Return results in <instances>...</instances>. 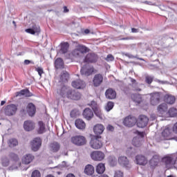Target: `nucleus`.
Returning <instances> with one entry per match:
<instances>
[{
    "label": "nucleus",
    "instance_id": "obj_1",
    "mask_svg": "<svg viewBox=\"0 0 177 177\" xmlns=\"http://www.w3.org/2000/svg\"><path fill=\"white\" fill-rule=\"evenodd\" d=\"M57 93L61 96V97H67L71 100H80L81 99V93L80 92L69 89L66 86L57 88Z\"/></svg>",
    "mask_w": 177,
    "mask_h": 177
},
{
    "label": "nucleus",
    "instance_id": "obj_2",
    "mask_svg": "<svg viewBox=\"0 0 177 177\" xmlns=\"http://www.w3.org/2000/svg\"><path fill=\"white\" fill-rule=\"evenodd\" d=\"M89 49L82 44L77 45L75 48L69 54V57L73 59V57H76L80 59L81 57H84L85 56V53L88 52Z\"/></svg>",
    "mask_w": 177,
    "mask_h": 177
},
{
    "label": "nucleus",
    "instance_id": "obj_3",
    "mask_svg": "<svg viewBox=\"0 0 177 177\" xmlns=\"http://www.w3.org/2000/svg\"><path fill=\"white\" fill-rule=\"evenodd\" d=\"M172 134V129L171 127H165V129L162 131L161 133L160 138H157V142H161L162 140H171L173 139L177 142V137L171 138V135Z\"/></svg>",
    "mask_w": 177,
    "mask_h": 177
},
{
    "label": "nucleus",
    "instance_id": "obj_4",
    "mask_svg": "<svg viewBox=\"0 0 177 177\" xmlns=\"http://www.w3.org/2000/svg\"><path fill=\"white\" fill-rule=\"evenodd\" d=\"M134 133L138 135V136L133 138L132 143L136 147H140L143 143V137L145 136V133L140 132L139 131H135Z\"/></svg>",
    "mask_w": 177,
    "mask_h": 177
},
{
    "label": "nucleus",
    "instance_id": "obj_5",
    "mask_svg": "<svg viewBox=\"0 0 177 177\" xmlns=\"http://www.w3.org/2000/svg\"><path fill=\"white\" fill-rule=\"evenodd\" d=\"M71 142L75 146H84L86 145V138L84 136H75L71 138Z\"/></svg>",
    "mask_w": 177,
    "mask_h": 177
},
{
    "label": "nucleus",
    "instance_id": "obj_6",
    "mask_svg": "<svg viewBox=\"0 0 177 177\" xmlns=\"http://www.w3.org/2000/svg\"><path fill=\"white\" fill-rule=\"evenodd\" d=\"M105 157L104 153L100 151H94L91 153V158L94 161H103Z\"/></svg>",
    "mask_w": 177,
    "mask_h": 177
},
{
    "label": "nucleus",
    "instance_id": "obj_7",
    "mask_svg": "<svg viewBox=\"0 0 177 177\" xmlns=\"http://www.w3.org/2000/svg\"><path fill=\"white\" fill-rule=\"evenodd\" d=\"M138 122L136 118L129 115L126 117L123 120V124L125 127H128L129 128H131V127L135 126V124Z\"/></svg>",
    "mask_w": 177,
    "mask_h": 177
},
{
    "label": "nucleus",
    "instance_id": "obj_8",
    "mask_svg": "<svg viewBox=\"0 0 177 177\" xmlns=\"http://www.w3.org/2000/svg\"><path fill=\"white\" fill-rule=\"evenodd\" d=\"M30 145L33 151H38L42 146V140L40 138H35L31 141Z\"/></svg>",
    "mask_w": 177,
    "mask_h": 177
},
{
    "label": "nucleus",
    "instance_id": "obj_9",
    "mask_svg": "<svg viewBox=\"0 0 177 177\" xmlns=\"http://www.w3.org/2000/svg\"><path fill=\"white\" fill-rule=\"evenodd\" d=\"M147 124H149V118L145 115H140L137 121L138 128H145V127H147Z\"/></svg>",
    "mask_w": 177,
    "mask_h": 177
},
{
    "label": "nucleus",
    "instance_id": "obj_10",
    "mask_svg": "<svg viewBox=\"0 0 177 177\" xmlns=\"http://www.w3.org/2000/svg\"><path fill=\"white\" fill-rule=\"evenodd\" d=\"M17 111V106L15 104H9L5 108V114L10 117L15 115Z\"/></svg>",
    "mask_w": 177,
    "mask_h": 177
},
{
    "label": "nucleus",
    "instance_id": "obj_11",
    "mask_svg": "<svg viewBox=\"0 0 177 177\" xmlns=\"http://www.w3.org/2000/svg\"><path fill=\"white\" fill-rule=\"evenodd\" d=\"M161 100V94L160 93H153L151 94V104L157 106Z\"/></svg>",
    "mask_w": 177,
    "mask_h": 177
},
{
    "label": "nucleus",
    "instance_id": "obj_12",
    "mask_svg": "<svg viewBox=\"0 0 177 177\" xmlns=\"http://www.w3.org/2000/svg\"><path fill=\"white\" fill-rule=\"evenodd\" d=\"M82 75H86V77L91 75L93 73V66L89 65H84L80 70Z\"/></svg>",
    "mask_w": 177,
    "mask_h": 177
},
{
    "label": "nucleus",
    "instance_id": "obj_13",
    "mask_svg": "<svg viewBox=\"0 0 177 177\" xmlns=\"http://www.w3.org/2000/svg\"><path fill=\"white\" fill-rule=\"evenodd\" d=\"M90 146L91 147H92V149L97 150L99 149H101V147L103 146V143H102V141L99 140V138L97 137L91 140Z\"/></svg>",
    "mask_w": 177,
    "mask_h": 177
},
{
    "label": "nucleus",
    "instance_id": "obj_14",
    "mask_svg": "<svg viewBox=\"0 0 177 177\" xmlns=\"http://www.w3.org/2000/svg\"><path fill=\"white\" fill-rule=\"evenodd\" d=\"M88 106H90L93 111H94L95 114L99 118H102V113H100V109L98 108L97 104L95 101H91V103L88 104Z\"/></svg>",
    "mask_w": 177,
    "mask_h": 177
},
{
    "label": "nucleus",
    "instance_id": "obj_15",
    "mask_svg": "<svg viewBox=\"0 0 177 177\" xmlns=\"http://www.w3.org/2000/svg\"><path fill=\"white\" fill-rule=\"evenodd\" d=\"M71 85L73 88H75V89H84V88L86 86V84L81 80L72 82Z\"/></svg>",
    "mask_w": 177,
    "mask_h": 177
},
{
    "label": "nucleus",
    "instance_id": "obj_16",
    "mask_svg": "<svg viewBox=\"0 0 177 177\" xmlns=\"http://www.w3.org/2000/svg\"><path fill=\"white\" fill-rule=\"evenodd\" d=\"M103 82V75L102 74H96L93 79L94 86H100Z\"/></svg>",
    "mask_w": 177,
    "mask_h": 177
},
{
    "label": "nucleus",
    "instance_id": "obj_17",
    "mask_svg": "<svg viewBox=\"0 0 177 177\" xmlns=\"http://www.w3.org/2000/svg\"><path fill=\"white\" fill-rule=\"evenodd\" d=\"M26 111L30 117H34L37 111V108L35 107V105H34V104L29 103L26 107Z\"/></svg>",
    "mask_w": 177,
    "mask_h": 177
},
{
    "label": "nucleus",
    "instance_id": "obj_18",
    "mask_svg": "<svg viewBox=\"0 0 177 177\" xmlns=\"http://www.w3.org/2000/svg\"><path fill=\"white\" fill-rule=\"evenodd\" d=\"M105 96L106 99L113 100V99L117 97V93L113 88H108L105 92Z\"/></svg>",
    "mask_w": 177,
    "mask_h": 177
},
{
    "label": "nucleus",
    "instance_id": "obj_19",
    "mask_svg": "<svg viewBox=\"0 0 177 177\" xmlns=\"http://www.w3.org/2000/svg\"><path fill=\"white\" fill-rule=\"evenodd\" d=\"M83 117L88 121L93 118V111L89 108H86L83 111Z\"/></svg>",
    "mask_w": 177,
    "mask_h": 177
},
{
    "label": "nucleus",
    "instance_id": "obj_20",
    "mask_svg": "<svg viewBox=\"0 0 177 177\" xmlns=\"http://www.w3.org/2000/svg\"><path fill=\"white\" fill-rule=\"evenodd\" d=\"M24 128L25 131H32L35 128V124L31 120L25 121L24 123Z\"/></svg>",
    "mask_w": 177,
    "mask_h": 177
},
{
    "label": "nucleus",
    "instance_id": "obj_21",
    "mask_svg": "<svg viewBox=\"0 0 177 177\" xmlns=\"http://www.w3.org/2000/svg\"><path fill=\"white\" fill-rule=\"evenodd\" d=\"M25 31L26 32H28V34L34 35L35 34H39V32H41V29L38 26L34 25L31 28L26 29Z\"/></svg>",
    "mask_w": 177,
    "mask_h": 177
},
{
    "label": "nucleus",
    "instance_id": "obj_22",
    "mask_svg": "<svg viewBox=\"0 0 177 177\" xmlns=\"http://www.w3.org/2000/svg\"><path fill=\"white\" fill-rule=\"evenodd\" d=\"M118 162L122 167H125L126 168H131V165H129V161L128 158L125 156H121L118 158Z\"/></svg>",
    "mask_w": 177,
    "mask_h": 177
},
{
    "label": "nucleus",
    "instance_id": "obj_23",
    "mask_svg": "<svg viewBox=\"0 0 177 177\" xmlns=\"http://www.w3.org/2000/svg\"><path fill=\"white\" fill-rule=\"evenodd\" d=\"M93 132L95 135H102L104 132V126L100 124H97L93 127Z\"/></svg>",
    "mask_w": 177,
    "mask_h": 177
},
{
    "label": "nucleus",
    "instance_id": "obj_24",
    "mask_svg": "<svg viewBox=\"0 0 177 177\" xmlns=\"http://www.w3.org/2000/svg\"><path fill=\"white\" fill-rule=\"evenodd\" d=\"M34 160V156L30 153L26 154L22 158L23 164L28 165Z\"/></svg>",
    "mask_w": 177,
    "mask_h": 177
},
{
    "label": "nucleus",
    "instance_id": "obj_25",
    "mask_svg": "<svg viewBox=\"0 0 177 177\" xmlns=\"http://www.w3.org/2000/svg\"><path fill=\"white\" fill-rule=\"evenodd\" d=\"M175 96L171 94H166L164 97V101L165 103H167V104H174V103H175Z\"/></svg>",
    "mask_w": 177,
    "mask_h": 177
},
{
    "label": "nucleus",
    "instance_id": "obj_26",
    "mask_svg": "<svg viewBox=\"0 0 177 177\" xmlns=\"http://www.w3.org/2000/svg\"><path fill=\"white\" fill-rule=\"evenodd\" d=\"M136 161L138 165H146L147 159L142 155H138L136 157Z\"/></svg>",
    "mask_w": 177,
    "mask_h": 177
},
{
    "label": "nucleus",
    "instance_id": "obj_27",
    "mask_svg": "<svg viewBox=\"0 0 177 177\" xmlns=\"http://www.w3.org/2000/svg\"><path fill=\"white\" fill-rule=\"evenodd\" d=\"M60 150V144L57 142H54L50 144V151L57 153Z\"/></svg>",
    "mask_w": 177,
    "mask_h": 177
},
{
    "label": "nucleus",
    "instance_id": "obj_28",
    "mask_svg": "<svg viewBox=\"0 0 177 177\" xmlns=\"http://www.w3.org/2000/svg\"><path fill=\"white\" fill-rule=\"evenodd\" d=\"M84 173L86 175H88L89 176L93 175V174H95V167H93L92 165H86Z\"/></svg>",
    "mask_w": 177,
    "mask_h": 177
},
{
    "label": "nucleus",
    "instance_id": "obj_29",
    "mask_svg": "<svg viewBox=\"0 0 177 177\" xmlns=\"http://www.w3.org/2000/svg\"><path fill=\"white\" fill-rule=\"evenodd\" d=\"M85 60L88 63H95L97 60V55L96 54H88L86 56Z\"/></svg>",
    "mask_w": 177,
    "mask_h": 177
},
{
    "label": "nucleus",
    "instance_id": "obj_30",
    "mask_svg": "<svg viewBox=\"0 0 177 177\" xmlns=\"http://www.w3.org/2000/svg\"><path fill=\"white\" fill-rule=\"evenodd\" d=\"M75 125L77 129H85V122L81 119H77L75 122Z\"/></svg>",
    "mask_w": 177,
    "mask_h": 177
},
{
    "label": "nucleus",
    "instance_id": "obj_31",
    "mask_svg": "<svg viewBox=\"0 0 177 177\" xmlns=\"http://www.w3.org/2000/svg\"><path fill=\"white\" fill-rule=\"evenodd\" d=\"M158 111L160 114H164L168 111V106L165 103H162L158 106Z\"/></svg>",
    "mask_w": 177,
    "mask_h": 177
},
{
    "label": "nucleus",
    "instance_id": "obj_32",
    "mask_svg": "<svg viewBox=\"0 0 177 177\" xmlns=\"http://www.w3.org/2000/svg\"><path fill=\"white\" fill-rule=\"evenodd\" d=\"M131 81L132 82V86H133V91H136V92H140V91H142V88H140V86H142V84H138L135 79L131 78Z\"/></svg>",
    "mask_w": 177,
    "mask_h": 177
},
{
    "label": "nucleus",
    "instance_id": "obj_33",
    "mask_svg": "<svg viewBox=\"0 0 177 177\" xmlns=\"http://www.w3.org/2000/svg\"><path fill=\"white\" fill-rule=\"evenodd\" d=\"M97 174H104V171H106V167L104 166V164L103 163H99L95 169Z\"/></svg>",
    "mask_w": 177,
    "mask_h": 177
},
{
    "label": "nucleus",
    "instance_id": "obj_34",
    "mask_svg": "<svg viewBox=\"0 0 177 177\" xmlns=\"http://www.w3.org/2000/svg\"><path fill=\"white\" fill-rule=\"evenodd\" d=\"M69 45L68 43L67 42H64V43H62L61 44V48H60V53H67V52L68 51V48H69Z\"/></svg>",
    "mask_w": 177,
    "mask_h": 177
},
{
    "label": "nucleus",
    "instance_id": "obj_35",
    "mask_svg": "<svg viewBox=\"0 0 177 177\" xmlns=\"http://www.w3.org/2000/svg\"><path fill=\"white\" fill-rule=\"evenodd\" d=\"M55 66L57 68H63L64 67V62L63 59L57 58L55 62Z\"/></svg>",
    "mask_w": 177,
    "mask_h": 177
},
{
    "label": "nucleus",
    "instance_id": "obj_36",
    "mask_svg": "<svg viewBox=\"0 0 177 177\" xmlns=\"http://www.w3.org/2000/svg\"><path fill=\"white\" fill-rule=\"evenodd\" d=\"M8 145L9 147L12 149L13 147H16V146L19 145V141H17V139L16 138H11L8 140Z\"/></svg>",
    "mask_w": 177,
    "mask_h": 177
},
{
    "label": "nucleus",
    "instance_id": "obj_37",
    "mask_svg": "<svg viewBox=\"0 0 177 177\" xmlns=\"http://www.w3.org/2000/svg\"><path fill=\"white\" fill-rule=\"evenodd\" d=\"M38 125H39V129H37L38 133L39 134L44 133L46 129L45 124L43 123L42 121H40L38 122Z\"/></svg>",
    "mask_w": 177,
    "mask_h": 177
},
{
    "label": "nucleus",
    "instance_id": "obj_38",
    "mask_svg": "<svg viewBox=\"0 0 177 177\" xmlns=\"http://www.w3.org/2000/svg\"><path fill=\"white\" fill-rule=\"evenodd\" d=\"M158 161H160V159L158 158V156L156 155V156H153V158L150 160L149 164L151 167H156V165L158 164Z\"/></svg>",
    "mask_w": 177,
    "mask_h": 177
},
{
    "label": "nucleus",
    "instance_id": "obj_39",
    "mask_svg": "<svg viewBox=\"0 0 177 177\" xmlns=\"http://www.w3.org/2000/svg\"><path fill=\"white\" fill-rule=\"evenodd\" d=\"M108 162L111 167H115V165H117V158L115 156H109L108 158Z\"/></svg>",
    "mask_w": 177,
    "mask_h": 177
},
{
    "label": "nucleus",
    "instance_id": "obj_40",
    "mask_svg": "<svg viewBox=\"0 0 177 177\" xmlns=\"http://www.w3.org/2000/svg\"><path fill=\"white\" fill-rule=\"evenodd\" d=\"M131 99L136 103H140V102H142V95L140 94H132Z\"/></svg>",
    "mask_w": 177,
    "mask_h": 177
},
{
    "label": "nucleus",
    "instance_id": "obj_41",
    "mask_svg": "<svg viewBox=\"0 0 177 177\" xmlns=\"http://www.w3.org/2000/svg\"><path fill=\"white\" fill-rule=\"evenodd\" d=\"M16 96H26V97L30 96V91H28L27 89L21 90V91L17 93Z\"/></svg>",
    "mask_w": 177,
    "mask_h": 177
},
{
    "label": "nucleus",
    "instance_id": "obj_42",
    "mask_svg": "<svg viewBox=\"0 0 177 177\" xmlns=\"http://www.w3.org/2000/svg\"><path fill=\"white\" fill-rule=\"evenodd\" d=\"M8 158L13 161H19V156L13 152H10L8 154Z\"/></svg>",
    "mask_w": 177,
    "mask_h": 177
},
{
    "label": "nucleus",
    "instance_id": "obj_43",
    "mask_svg": "<svg viewBox=\"0 0 177 177\" xmlns=\"http://www.w3.org/2000/svg\"><path fill=\"white\" fill-rule=\"evenodd\" d=\"M68 73L65 71L62 73L60 80L61 81H62V82H66V81H68Z\"/></svg>",
    "mask_w": 177,
    "mask_h": 177
},
{
    "label": "nucleus",
    "instance_id": "obj_44",
    "mask_svg": "<svg viewBox=\"0 0 177 177\" xmlns=\"http://www.w3.org/2000/svg\"><path fill=\"white\" fill-rule=\"evenodd\" d=\"M113 107H114V102H108L105 106V110L106 111H110L111 110H113Z\"/></svg>",
    "mask_w": 177,
    "mask_h": 177
},
{
    "label": "nucleus",
    "instance_id": "obj_45",
    "mask_svg": "<svg viewBox=\"0 0 177 177\" xmlns=\"http://www.w3.org/2000/svg\"><path fill=\"white\" fill-rule=\"evenodd\" d=\"M169 114L170 117H176L177 115V109L175 108H171L169 110Z\"/></svg>",
    "mask_w": 177,
    "mask_h": 177
},
{
    "label": "nucleus",
    "instance_id": "obj_46",
    "mask_svg": "<svg viewBox=\"0 0 177 177\" xmlns=\"http://www.w3.org/2000/svg\"><path fill=\"white\" fill-rule=\"evenodd\" d=\"M2 165H3V167H8L9 166V159L8 158H6V157L3 158Z\"/></svg>",
    "mask_w": 177,
    "mask_h": 177
},
{
    "label": "nucleus",
    "instance_id": "obj_47",
    "mask_svg": "<svg viewBox=\"0 0 177 177\" xmlns=\"http://www.w3.org/2000/svg\"><path fill=\"white\" fill-rule=\"evenodd\" d=\"M31 177H41V173H39V171H38V170H35L32 173Z\"/></svg>",
    "mask_w": 177,
    "mask_h": 177
},
{
    "label": "nucleus",
    "instance_id": "obj_48",
    "mask_svg": "<svg viewBox=\"0 0 177 177\" xmlns=\"http://www.w3.org/2000/svg\"><path fill=\"white\" fill-rule=\"evenodd\" d=\"M35 71L38 73L39 77H42V74H44V69L41 67H38L35 68Z\"/></svg>",
    "mask_w": 177,
    "mask_h": 177
},
{
    "label": "nucleus",
    "instance_id": "obj_49",
    "mask_svg": "<svg viewBox=\"0 0 177 177\" xmlns=\"http://www.w3.org/2000/svg\"><path fill=\"white\" fill-rule=\"evenodd\" d=\"M145 82H147V84H149L150 85V84H151V82H153V77L147 76L145 77Z\"/></svg>",
    "mask_w": 177,
    "mask_h": 177
},
{
    "label": "nucleus",
    "instance_id": "obj_50",
    "mask_svg": "<svg viewBox=\"0 0 177 177\" xmlns=\"http://www.w3.org/2000/svg\"><path fill=\"white\" fill-rule=\"evenodd\" d=\"M123 176H124V174L122 173V171L118 170L115 172L114 177H123Z\"/></svg>",
    "mask_w": 177,
    "mask_h": 177
},
{
    "label": "nucleus",
    "instance_id": "obj_51",
    "mask_svg": "<svg viewBox=\"0 0 177 177\" xmlns=\"http://www.w3.org/2000/svg\"><path fill=\"white\" fill-rule=\"evenodd\" d=\"M106 62H113L114 57L112 55H108L106 58Z\"/></svg>",
    "mask_w": 177,
    "mask_h": 177
},
{
    "label": "nucleus",
    "instance_id": "obj_52",
    "mask_svg": "<svg viewBox=\"0 0 177 177\" xmlns=\"http://www.w3.org/2000/svg\"><path fill=\"white\" fill-rule=\"evenodd\" d=\"M24 64H25V66H28V64H34V62L28 59H25L24 62Z\"/></svg>",
    "mask_w": 177,
    "mask_h": 177
},
{
    "label": "nucleus",
    "instance_id": "obj_53",
    "mask_svg": "<svg viewBox=\"0 0 177 177\" xmlns=\"http://www.w3.org/2000/svg\"><path fill=\"white\" fill-rule=\"evenodd\" d=\"M107 129H108V131H114V127L113 126H111V125H108Z\"/></svg>",
    "mask_w": 177,
    "mask_h": 177
},
{
    "label": "nucleus",
    "instance_id": "obj_54",
    "mask_svg": "<svg viewBox=\"0 0 177 177\" xmlns=\"http://www.w3.org/2000/svg\"><path fill=\"white\" fill-rule=\"evenodd\" d=\"M143 3H146L147 5H153V1H143Z\"/></svg>",
    "mask_w": 177,
    "mask_h": 177
},
{
    "label": "nucleus",
    "instance_id": "obj_55",
    "mask_svg": "<svg viewBox=\"0 0 177 177\" xmlns=\"http://www.w3.org/2000/svg\"><path fill=\"white\" fill-rule=\"evenodd\" d=\"M64 13H68V8L66 6L64 7Z\"/></svg>",
    "mask_w": 177,
    "mask_h": 177
},
{
    "label": "nucleus",
    "instance_id": "obj_56",
    "mask_svg": "<svg viewBox=\"0 0 177 177\" xmlns=\"http://www.w3.org/2000/svg\"><path fill=\"white\" fill-rule=\"evenodd\" d=\"M66 177H75V176L73 174H68L66 175Z\"/></svg>",
    "mask_w": 177,
    "mask_h": 177
},
{
    "label": "nucleus",
    "instance_id": "obj_57",
    "mask_svg": "<svg viewBox=\"0 0 177 177\" xmlns=\"http://www.w3.org/2000/svg\"><path fill=\"white\" fill-rule=\"evenodd\" d=\"M131 32H138V29L133 28H131Z\"/></svg>",
    "mask_w": 177,
    "mask_h": 177
},
{
    "label": "nucleus",
    "instance_id": "obj_58",
    "mask_svg": "<svg viewBox=\"0 0 177 177\" xmlns=\"http://www.w3.org/2000/svg\"><path fill=\"white\" fill-rule=\"evenodd\" d=\"M90 32H91V31H90L88 29H86V30H84V34H89Z\"/></svg>",
    "mask_w": 177,
    "mask_h": 177
},
{
    "label": "nucleus",
    "instance_id": "obj_59",
    "mask_svg": "<svg viewBox=\"0 0 177 177\" xmlns=\"http://www.w3.org/2000/svg\"><path fill=\"white\" fill-rule=\"evenodd\" d=\"M126 56H127L128 57H133V55H130V54H126Z\"/></svg>",
    "mask_w": 177,
    "mask_h": 177
},
{
    "label": "nucleus",
    "instance_id": "obj_60",
    "mask_svg": "<svg viewBox=\"0 0 177 177\" xmlns=\"http://www.w3.org/2000/svg\"><path fill=\"white\" fill-rule=\"evenodd\" d=\"M6 103V101H1V106H3V104H5Z\"/></svg>",
    "mask_w": 177,
    "mask_h": 177
},
{
    "label": "nucleus",
    "instance_id": "obj_61",
    "mask_svg": "<svg viewBox=\"0 0 177 177\" xmlns=\"http://www.w3.org/2000/svg\"><path fill=\"white\" fill-rule=\"evenodd\" d=\"M151 119L156 120V115H151Z\"/></svg>",
    "mask_w": 177,
    "mask_h": 177
},
{
    "label": "nucleus",
    "instance_id": "obj_62",
    "mask_svg": "<svg viewBox=\"0 0 177 177\" xmlns=\"http://www.w3.org/2000/svg\"><path fill=\"white\" fill-rule=\"evenodd\" d=\"M158 82H159L160 84H165V82H162V81H160V80H158Z\"/></svg>",
    "mask_w": 177,
    "mask_h": 177
},
{
    "label": "nucleus",
    "instance_id": "obj_63",
    "mask_svg": "<svg viewBox=\"0 0 177 177\" xmlns=\"http://www.w3.org/2000/svg\"><path fill=\"white\" fill-rule=\"evenodd\" d=\"M100 177H109V176L104 174V175H101Z\"/></svg>",
    "mask_w": 177,
    "mask_h": 177
},
{
    "label": "nucleus",
    "instance_id": "obj_64",
    "mask_svg": "<svg viewBox=\"0 0 177 177\" xmlns=\"http://www.w3.org/2000/svg\"><path fill=\"white\" fill-rule=\"evenodd\" d=\"M12 24H14L15 27H16V21H13Z\"/></svg>",
    "mask_w": 177,
    "mask_h": 177
}]
</instances>
